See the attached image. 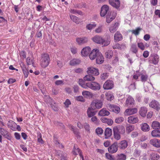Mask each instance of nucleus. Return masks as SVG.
I'll use <instances>...</instances> for the list:
<instances>
[{
  "label": "nucleus",
  "instance_id": "b1692460",
  "mask_svg": "<svg viewBox=\"0 0 160 160\" xmlns=\"http://www.w3.org/2000/svg\"><path fill=\"white\" fill-rule=\"evenodd\" d=\"M109 114V112L105 108L101 109L98 113V115L100 116H108Z\"/></svg>",
  "mask_w": 160,
  "mask_h": 160
},
{
  "label": "nucleus",
  "instance_id": "9d476101",
  "mask_svg": "<svg viewBox=\"0 0 160 160\" xmlns=\"http://www.w3.org/2000/svg\"><path fill=\"white\" fill-rule=\"evenodd\" d=\"M99 50L98 49H94L91 51L89 55V58L91 60H94L96 58L98 54L100 53Z\"/></svg>",
  "mask_w": 160,
  "mask_h": 160
},
{
  "label": "nucleus",
  "instance_id": "680f3d73",
  "mask_svg": "<svg viewBox=\"0 0 160 160\" xmlns=\"http://www.w3.org/2000/svg\"><path fill=\"white\" fill-rule=\"evenodd\" d=\"M108 74L107 73H103L101 75V78L102 79L105 80L108 77Z\"/></svg>",
  "mask_w": 160,
  "mask_h": 160
},
{
  "label": "nucleus",
  "instance_id": "423d86ee",
  "mask_svg": "<svg viewBox=\"0 0 160 160\" xmlns=\"http://www.w3.org/2000/svg\"><path fill=\"white\" fill-rule=\"evenodd\" d=\"M88 40V38L85 37H78L76 38V41L79 45H82L87 43Z\"/></svg>",
  "mask_w": 160,
  "mask_h": 160
},
{
  "label": "nucleus",
  "instance_id": "a19ab883",
  "mask_svg": "<svg viewBox=\"0 0 160 160\" xmlns=\"http://www.w3.org/2000/svg\"><path fill=\"white\" fill-rule=\"evenodd\" d=\"M114 40L117 41L121 40L122 39V35L118 32H117L115 33L114 36Z\"/></svg>",
  "mask_w": 160,
  "mask_h": 160
},
{
  "label": "nucleus",
  "instance_id": "338daca9",
  "mask_svg": "<svg viewBox=\"0 0 160 160\" xmlns=\"http://www.w3.org/2000/svg\"><path fill=\"white\" fill-rule=\"evenodd\" d=\"M114 138L117 140H119L121 138L120 133H113Z\"/></svg>",
  "mask_w": 160,
  "mask_h": 160
},
{
  "label": "nucleus",
  "instance_id": "393cba45",
  "mask_svg": "<svg viewBox=\"0 0 160 160\" xmlns=\"http://www.w3.org/2000/svg\"><path fill=\"white\" fill-rule=\"evenodd\" d=\"M101 120L102 122L106 123L109 125H111L113 123V121L112 119L106 118H101Z\"/></svg>",
  "mask_w": 160,
  "mask_h": 160
},
{
  "label": "nucleus",
  "instance_id": "c9c22d12",
  "mask_svg": "<svg viewBox=\"0 0 160 160\" xmlns=\"http://www.w3.org/2000/svg\"><path fill=\"white\" fill-rule=\"evenodd\" d=\"M73 154L74 155H77L78 154L80 156V154H82V152L79 148H77L75 146H74L72 151Z\"/></svg>",
  "mask_w": 160,
  "mask_h": 160
},
{
  "label": "nucleus",
  "instance_id": "09e8293b",
  "mask_svg": "<svg viewBox=\"0 0 160 160\" xmlns=\"http://www.w3.org/2000/svg\"><path fill=\"white\" fill-rule=\"evenodd\" d=\"M131 51L134 53H136L138 52V48L136 45L134 44H132L131 48Z\"/></svg>",
  "mask_w": 160,
  "mask_h": 160
},
{
  "label": "nucleus",
  "instance_id": "f3484780",
  "mask_svg": "<svg viewBox=\"0 0 160 160\" xmlns=\"http://www.w3.org/2000/svg\"><path fill=\"white\" fill-rule=\"evenodd\" d=\"M109 4L112 7L117 9L120 6V1L119 0H109Z\"/></svg>",
  "mask_w": 160,
  "mask_h": 160
},
{
  "label": "nucleus",
  "instance_id": "cd10ccee",
  "mask_svg": "<svg viewBox=\"0 0 160 160\" xmlns=\"http://www.w3.org/2000/svg\"><path fill=\"white\" fill-rule=\"evenodd\" d=\"M114 49H124L126 48V46L124 44H120L118 43H116L112 46Z\"/></svg>",
  "mask_w": 160,
  "mask_h": 160
},
{
  "label": "nucleus",
  "instance_id": "6e6d98bb",
  "mask_svg": "<svg viewBox=\"0 0 160 160\" xmlns=\"http://www.w3.org/2000/svg\"><path fill=\"white\" fill-rule=\"evenodd\" d=\"M119 133L121 134H124L125 132L124 127L123 126H119Z\"/></svg>",
  "mask_w": 160,
  "mask_h": 160
},
{
  "label": "nucleus",
  "instance_id": "4d7b16f0",
  "mask_svg": "<svg viewBox=\"0 0 160 160\" xmlns=\"http://www.w3.org/2000/svg\"><path fill=\"white\" fill-rule=\"evenodd\" d=\"M118 57L116 56L112 61V63L114 65H116L118 64Z\"/></svg>",
  "mask_w": 160,
  "mask_h": 160
},
{
  "label": "nucleus",
  "instance_id": "8fccbe9b",
  "mask_svg": "<svg viewBox=\"0 0 160 160\" xmlns=\"http://www.w3.org/2000/svg\"><path fill=\"white\" fill-rule=\"evenodd\" d=\"M22 68L23 73L24 75V77L26 78H27L28 74V70L24 66L22 67Z\"/></svg>",
  "mask_w": 160,
  "mask_h": 160
},
{
  "label": "nucleus",
  "instance_id": "f257e3e1",
  "mask_svg": "<svg viewBox=\"0 0 160 160\" xmlns=\"http://www.w3.org/2000/svg\"><path fill=\"white\" fill-rule=\"evenodd\" d=\"M106 37V38L104 39L101 37L97 35L93 37L92 40L95 43L100 44L102 46H107L110 44L111 39L110 36L108 35H107Z\"/></svg>",
  "mask_w": 160,
  "mask_h": 160
},
{
  "label": "nucleus",
  "instance_id": "2f4dec72",
  "mask_svg": "<svg viewBox=\"0 0 160 160\" xmlns=\"http://www.w3.org/2000/svg\"><path fill=\"white\" fill-rule=\"evenodd\" d=\"M17 125L16 124L12 121H9L8 123V126L12 130H15Z\"/></svg>",
  "mask_w": 160,
  "mask_h": 160
},
{
  "label": "nucleus",
  "instance_id": "4c0bfd02",
  "mask_svg": "<svg viewBox=\"0 0 160 160\" xmlns=\"http://www.w3.org/2000/svg\"><path fill=\"white\" fill-rule=\"evenodd\" d=\"M69 128L71 130L73 131V133L77 136L79 137V138L80 137V133L77 129L74 128L73 126L71 125H70Z\"/></svg>",
  "mask_w": 160,
  "mask_h": 160
},
{
  "label": "nucleus",
  "instance_id": "37998d69",
  "mask_svg": "<svg viewBox=\"0 0 160 160\" xmlns=\"http://www.w3.org/2000/svg\"><path fill=\"white\" fill-rule=\"evenodd\" d=\"M80 62V61L78 59H73L70 61L69 64L71 66H75L79 64Z\"/></svg>",
  "mask_w": 160,
  "mask_h": 160
},
{
  "label": "nucleus",
  "instance_id": "e433bc0d",
  "mask_svg": "<svg viewBox=\"0 0 160 160\" xmlns=\"http://www.w3.org/2000/svg\"><path fill=\"white\" fill-rule=\"evenodd\" d=\"M82 94L85 98L92 97L93 94L90 92L88 91H84L82 92Z\"/></svg>",
  "mask_w": 160,
  "mask_h": 160
},
{
  "label": "nucleus",
  "instance_id": "ddd939ff",
  "mask_svg": "<svg viewBox=\"0 0 160 160\" xmlns=\"http://www.w3.org/2000/svg\"><path fill=\"white\" fill-rule=\"evenodd\" d=\"M87 72L88 74H92L96 76L98 75L99 74L98 69L93 67L88 68Z\"/></svg>",
  "mask_w": 160,
  "mask_h": 160
},
{
  "label": "nucleus",
  "instance_id": "ea45409f",
  "mask_svg": "<svg viewBox=\"0 0 160 160\" xmlns=\"http://www.w3.org/2000/svg\"><path fill=\"white\" fill-rule=\"evenodd\" d=\"M126 156L123 154H118L116 157L115 160H125Z\"/></svg>",
  "mask_w": 160,
  "mask_h": 160
},
{
  "label": "nucleus",
  "instance_id": "bb28decb",
  "mask_svg": "<svg viewBox=\"0 0 160 160\" xmlns=\"http://www.w3.org/2000/svg\"><path fill=\"white\" fill-rule=\"evenodd\" d=\"M0 132L2 135L7 138L8 139H10V137L7 130L0 127Z\"/></svg>",
  "mask_w": 160,
  "mask_h": 160
},
{
  "label": "nucleus",
  "instance_id": "052dcab7",
  "mask_svg": "<svg viewBox=\"0 0 160 160\" xmlns=\"http://www.w3.org/2000/svg\"><path fill=\"white\" fill-rule=\"evenodd\" d=\"M103 130L100 128H98L96 129V132L98 135H101L103 133Z\"/></svg>",
  "mask_w": 160,
  "mask_h": 160
},
{
  "label": "nucleus",
  "instance_id": "f704fd0d",
  "mask_svg": "<svg viewBox=\"0 0 160 160\" xmlns=\"http://www.w3.org/2000/svg\"><path fill=\"white\" fill-rule=\"evenodd\" d=\"M126 132L128 134H129L134 129V126L131 124L127 125L126 126Z\"/></svg>",
  "mask_w": 160,
  "mask_h": 160
},
{
  "label": "nucleus",
  "instance_id": "aec40b11",
  "mask_svg": "<svg viewBox=\"0 0 160 160\" xmlns=\"http://www.w3.org/2000/svg\"><path fill=\"white\" fill-rule=\"evenodd\" d=\"M104 58L102 53L100 52L98 54L96 58V63L98 64H101L104 61Z\"/></svg>",
  "mask_w": 160,
  "mask_h": 160
},
{
  "label": "nucleus",
  "instance_id": "4468645a",
  "mask_svg": "<svg viewBox=\"0 0 160 160\" xmlns=\"http://www.w3.org/2000/svg\"><path fill=\"white\" fill-rule=\"evenodd\" d=\"M150 143L156 148H160V140L156 138L151 139L149 141Z\"/></svg>",
  "mask_w": 160,
  "mask_h": 160
},
{
  "label": "nucleus",
  "instance_id": "79ce46f5",
  "mask_svg": "<svg viewBox=\"0 0 160 160\" xmlns=\"http://www.w3.org/2000/svg\"><path fill=\"white\" fill-rule=\"evenodd\" d=\"M71 19L77 24H78L80 22L79 18L76 16L72 15H70Z\"/></svg>",
  "mask_w": 160,
  "mask_h": 160
},
{
  "label": "nucleus",
  "instance_id": "3c124183",
  "mask_svg": "<svg viewBox=\"0 0 160 160\" xmlns=\"http://www.w3.org/2000/svg\"><path fill=\"white\" fill-rule=\"evenodd\" d=\"M141 30V29L140 28H138L135 30L131 31V32L135 35H137L139 34V32Z\"/></svg>",
  "mask_w": 160,
  "mask_h": 160
},
{
  "label": "nucleus",
  "instance_id": "0e129e2a",
  "mask_svg": "<svg viewBox=\"0 0 160 160\" xmlns=\"http://www.w3.org/2000/svg\"><path fill=\"white\" fill-rule=\"evenodd\" d=\"M27 62L28 65H33V60L32 59H31L30 58L28 57L27 59Z\"/></svg>",
  "mask_w": 160,
  "mask_h": 160
},
{
  "label": "nucleus",
  "instance_id": "473e14b6",
  "mask_svg": "<svg viewBox=\"0 0 160 160\" xmlns=\"http://www.w3.org/2000/svg\"><path fill=\"white\" fill-rule=\"evenodd\" d=\"M95 78L92 75H87L83 77V79L84 81H92L94 80Z\"/></svg>",
  "mask_w": 160,
  "mask_h": 160
},
{
  "label": "nucleus",
  "instance_id": "49530a36",
  "mask_svg": "<svg viewBox=\"0 0 160 160\" xmlns=\"http://www.w3.org/2000/svg\"><path fill=\"white\" fill-rule=\"evenodd\" d=\"M113 52L112 50H108L105 53V56L107 58H112L113 56Z\"/></svg>",
  "mask_w": 160,
  "mask_h": 160
},
{
  "label": "nucleus",
  "instance_id": "6e6552de",
  "mask_svg": "<svg viewBox=\"0 0 160 160\" xmlns=\"http://www.w3.org/2000/svg\"><path fill=\"white\" fill-rule=\"evenodd\" d=\"M109 7L108 6L106 5H103L101 8L100 12V16L101 17H104L108 14V13H109Z\"/></svg>",
  "mask_w": 160,
  "mask_h": 160
},
{
  "label": "nucleus",
  "instance_id": "39448f33",
  "mask_svg": "<svg viewBox=\"0 0 160 160\" xmlns=\"http://www.w3.org/2000/svg\"><path fill=\"white\" fill-rule=\"evenodd\" d=\"M150 107L159 111L160 109V104L157 100H152L149 103Z\"/></svg>",
  "mask_w": 160,
  "mask_h": 160
},
{
  "label": "nucleus",
  "instance_id": "dca6fc26",
  "mask_svg": "<svg viewBox=\"0 0 160 160\" xmlns=\"http://www.w3.org/2000/svg\"><path fill=\"white\" fill-rule=\"evenodd\" d=\"M137 109L136 108L127 109L124 112V114L126 116L130 115L137 112Z\"/></svg>",
  "mask_w": 160,
  "mask_h": 160
},
{
  "label": "nucleus",
  "instance_id": "de8ad7c7",
  "mask_svg": "<svg viewBox=\"0 0 160 160\" xmlns=\"http://www.w3.org/2000/svg\"><path fill=\"white\" fill-rule=\"evenodd\" d=\"M159 158V155L156 153H153L151 155V158L152 160H158Z\"/></svg>",
  "mask_w": 160,
  "mask_h": 160
},
{
  "label": "nucleus",
  "instance_id": "58836bf2",
  "mask_svg": "<svg viewBox=\"0 0 160 160\" xmlns=\"http://www.w3.org/2000/svg\"><path fill=\"white\" fill-rule=\"evenodd\" d=\"M106 99L108 101H111L114 99V96L112 93L110 92L105 94Z\"/></svg>",
  "mask_w": 160,
  "mask_h": 160
},
{
  "label": "nucleus",
  "instance_id": "a211bd4d",
  "mask_svg": "<svg viewBox=\"0 0 160 160\" xmlns=\"http://www.w3.org/2000/svg\"><path fill=\"white\" fill-rule=\"evenodd\" d=\"M91 50V49L89 47H86L83 48L81 51L82 55L84 57L87 56Z\"/></svg>",
  "mask_w": 160,
  "mask_h": 160
},
{
  "label": "nucleus",
  "instance_id": "a18cd8bd",
  "mask_svg": "<svg viewBox=\"0 0 160 160\" xmlns=\"http://www.w3.org/2000/svg\"><path fill=\"white\" fill-rule=\"evenodd\" d=\"M84 81V79H80L78 81V83L82 87L86 89L88 88V87L87 86V83H85Z\"/></svg>",
  "mask_w": 160,
  "mask_h": 160
},
{
  "label": "nucleus",
  "instance_id": "5fc2aeb1",
  "mask_svg": "<svg viewBox=\"0 0 160 160\" xmlns=\"http://www.w3.org/2000/svg\"><path fill=\"white\" fill-rule=\"evenodd\" d=\"M96 27L95 24H89L86 26V28L87 29L90 30Z\"/></svg>",
  "mask_w": 160,
  "mask_h": 160
},
{
  "label": "nucleus",
  "instance_id": "7c9ffc66",
  "mask_svg": "<svg viewBox=\"0 0 160 160\" xmlns=\"http://www.w3.org/2000/svg\"><path fill=\"white\" fill-rule=\"evenodd\" d=\"M104 133L105 138H108L112 135V129L110 128H107L105 130Z\"/></svg>",
  "mask_w": 160,
  "mask_h": 160
},
{
  "label": "nucleus",
  "instance_id": "f8f14e48",
  "mask_svg": "<svg viewBox=\"0 0 160 160\" xmlns=\"http://www.w3.org/2000/svg\"><path fill=\"white\" fill-rule=\"evenodd\" d=\"M108 105V108L109 110L112 111L116 113H118L120 112V108L118 106L112 104Z\"/></svg>",
  "mask_w": 160,
  "mask_h": 160
},
{
  "label": "nucleus",
  "instance_id": "603ef678",
  "mask_svg": "<svg viewBox=\"0 0 160 160\" xmlns=\"http://www.w3.org/2000/svg\"><path fill=\"white\" fill-rule=\"evenodd\" d=\"M91 118V120L92 122L96 124L98 123L99 121L96 116H94Z\"/></svg>",
  "mask_w": 160,
  "mask_h": 160
},
{
  "label": "nucleus",
  "instance_id": "c03bdc74",
  "mask_svg": "<svg viewBox=\"0 0 160 160\" xmlns=\"http://www.w3.org/2000/svg\"><path fill=\"white\" fill-rule=\"evenodd\" d=\"M151 135L153 137H160V131L158 130H153L152 132Z\"/></svg>",
  "mask_w": 160,
  "mask_h": 160
},
{
  "label": "nucleus",
  "instance_id": "c85d7f7f",
  "mask_svg": "<svg viewBox=\"0 0 160 160\" xmlns=\"http://www.w3.org/2000/svg\"><path fill=\"white\" fill-rule=\"evenodd\" d=\"M118 24L115 23L113 25L111 26L109 28V31L111 33L114 32L118 29Z\"/></svg>",
  "mask_w": 160,
  "mask_h": 160
},
{
  "label": "nucleus",
  "instance_id": "c756f323",
  "mask_svg": "<svg viewBox=\"0 0 160 160\" xmlns=\"http://www.w3.org/2000/svg\"><path fill=\"white\" fill-rule=\"evenodd\" d=\"M152 128L154 129H160V123L157 121H153L152 124Z\"/></svg>",
  "mask_w": 160,
  "mask_h": 160
},
{
  "label": "nucleus",
  "instance_id": "72a5a7b5",
  "mask_svg": "<svg viewBox=\"0 0 160 160\" xmlns=\"http://www.w3.org/2000/svg\"><path fill=\"white\" fill-rule=\"evenodd\" d=\"M141 129L143 131L147 132L149 130L150 127L147 123H144L142 124Z\"/></svg>",
  "mask_w": 160,
  "mask_h": 160
},
{
  "label": "nucleus",
  "instance_id": "7ed1b4c3",
  "mask_svg": "<svg viewBox=\"0 0 160 160\" xmlns=\"http://www.w3.org/2000/svg\"><path fill=\"white\" fill-rule=\"evenodd\" d=\"M87 86L88 88L93 90H99L100 89V86L98 83L92 82L87 83Z\"/></svg>",
  "mask_w": 160,
  "mask_h": 160
},
{
  "label": "nucleus",
  "instance_id": "e2e57ef3",
  "mask_svg": "<svg viewBox=\"0 0 160 160\" xmlns=\"http://www.w3.org/2000/svg\"><path fill=\"white\" fill-rule=\"evenodd\" d=\"M119 126H115L113 128V133H120Z\"/></svg>",
  "mask_w": 160,
  "mask_h": 160
},
{
  "label": "nucleus",
  "instance_id": "bf43d9fd",
  "mask_svg": "<svg viewBox=\"0 0 160 160\" xmlns=\"http://www.w3.org/2000/svg\"><path fill=\"white\" fill-rule=\"evenodd\" d=\"M75 99L78 101L81 102H84L85 101V99L84 98L81 96L76 97Z\"/></svg>",
  "mask_w": 160,
  "mask_h": 160
},
{
  "label": "nucleus",
  "instance_id": "6ab92c4d",
  "mask_svg": "<svg viewBox=\"0 0 160 160\" xmlns=\"http://www.w3.org/2000/svg\"><path fill=\"white\" fill-rule=\"evenodd\" d=\"M108 150V152L112 153L116 152L118 150V147L117 144L115 143L113 144L109 147Z\"/></svg>",
  "mask_w": 160,
  "mask_h": 160
},
{
  "label": "nucleus",
  "instance_id": "774afa93",
  "mask_svg": "<svg viewBox=\"0 0 160 160\" xmlns=\"http://www.w3.org/2000/svg\"><path fill=\"white\" fill-rule=\"evenodd\" d=\"M106 158L110 160H115V159L112 157V155L108 153H106L105 154Z\"/></svg>",
  "mask_w": 160,
  "mask_h": 160
},
{
  "label": "nucleus",
  "instance_id": "9b49d317",
  "mask_svg": "<svg viewBox=\"0 0 160 160\" xmlns=\"http://www.w3.org/2000/svg\"><path fill=\"white\" fill-rule=\"evenodd\" d=\"M114 86L113 82L110 80H107L105 82L103 85V88L104 89L108 90L112 88Z\"/></svg>",
  "mask_w": 160,
  "mask_h": 160
},
{
  "label": "nucleus",
  "instance_id": "1a4fd4ad",
  "mask_svg": "<svg viewBox=\"0 0 160 160\" xmlns=\"http://www.w3.org/2000/svg\"><path fill=\"white\" fill-rule=\"evenodd\" d=\"M149 58V61L154 64H156L159 61V57L156 54L151 55Z\"/></svg>",
  "mask_w": 160,
  "mask_h": 160
},
{
  "label": "nucleus",
  "instance_id": "69168bd1",
  "mask_svg": "<svg viewBox=\"0 0 160 160\" xmlns=\"http://www.w3.org/2000/svg\"><path fill=\"white\" fill-rule=\"evenodd\" d=\"M141 151L140 150L135 149L133 153L135 157H138L139 156L140 154Z\"/></svg>",
  "mask_w": 160,
  "mask_h": 160
},
{
  "label": "nucleus",
  "instance_id": "0eeeda50",
  "mask_svg": "<svg viewBox=\"0 0 160 160\" xmlns=\"http://www.w3.org/2000/svg\"><path fill=\"white\" fill-rule=\"evenodd\" d=\"M116 13L114 12H110L108 13L106 15V22L108 23H110L116 17Z\"/></svg>",
  "mask_w": 160,
  "mask_h": 160
},
{
  "label": "nucleus",
  "instance_id": "a878e982",
  "mask_svg": "<svg viewBox=\"0 0 160 160\" xmlns=\"http://www.w3.org/2000/svg\"><path fill=\"white\" fill-rule=\"evenodd\" d=\"M147 112V108L145 107H142L141 108L139 111L140 114L142 117H143L146 116Z\"/></svg>",
  "mask_w": 160,
  "mask_h": 160
},
{
  "label": "nucleus",
  "instance_id": "20e7f679",
  "mask_svg": "<svg viewBox=\"0 0 160 160\" xmlns=\"http://www.w3.org/2000/svg\"><path fill=\"white\" fill-rule=\"evenodd\" d=\"M102 102L101 101L95 100L93 101L90 106L91 107L94 109H99L102 108Z\"/></svg>",
  "mask_w": 160,
  "mask_h": 160
},
{
  "label": "nucleus",
  "instance_id": "2eb2a0df",
  "mask_svg": "<svg viewBox=\"0 0 160 160\" xmlns=\"http://www.w3.org/2000/svg\"><path fill=\"white\" fill-rule=\"evenodd\" d=\"M134 99L131 96H128L126 101V105L128 107H132L134 104Z\"/></svg>",
  "mask_w": 160,
  "mask_h": 160
},
{
  "label": "nucleus",
  "instance_id": "13d9d810",
  "mask_svg": "<svg viewBox=\"0 0 160 160\" xmlns=\"http://www.w3.org/2000/svg\"><path fill=\"white\" fill-rule=\"evenodd\" d=\"M37 137L38 142L41 144L43 143L44 141L42 138L41 134L40 133H38Z\"/></svg>",
  "mask_w": 160,
  "mask_h": 160
},
{
  "label": "nucleus",
  "instance_id": "5701e85b",
  "mask_svg": "<svg viewBox=\"0 0 160 160\" xmlns=\"http://www.w3.org/2000/svg\"><path fill=\"white\" fill-rule=\"evenodd\" d=\"M94 109H95L92 108L91 107L90 108H88V109L87 113L88 116L89 118H91L96 114V112L94 111Z\"/></svg>",
  "mask_w": 160,
  "mask_h": 160
},
{
  "label": "nucleus",
  "instance_id": "864d4df0",
  "mask_svg": "<svg viewBox=\"0 0 160 160\" xmlns=\"http://www.w3.org/2000/svg\"><path fill=\"white\" fill-rule=\"evenodd\" d=\"M124 119L122 117L116 118L115 120V122L117 123H120L124 121Z\"/></svg>",
  "mask_w": 160,
  "mask_h": 160
},
{
  "label": "nucleus",
  "instance_id": "f03ea898",
  "mask_svg": "<svg viewBox=\"0 0 160 160\" xmlns=\"http://www.w3.org/2000/svg\"><path fill=\"white\" fill-rule=\"evenodd\" d=\"M50 61V58L48 54L44 53L41 54L40 62L42 68H45L47 67L49 65Z\"/></svg>",
  "mask_w": 160,
  "mask_h": 160
},
{
  "label": "nucleus",
  "instance_id": "4be33fe9",
  "mask_svg": "<svg viewBox=\"0 0 160 160\" xmlns=\"http://www.w3.org/2000/svg\"><path fill=\"white\" fill-rule=\"evenodd\" d=\"M128 145V142L126 140H123L121 141L118 144V147L122 149L126 148L127 147Z\"/></svg>",
  "mask_w": 160,
  "mask_h": 160
},
{
  "label": "nucleus",
  "instance_id": "412c9836",
  "mask_svg": "<svg viewBox=\"0 0 160 160\" xmlns=\"http://www.w3.org/2000/svg\"><path fill=\"white\" fill-rule=\"evenodd\" d=\"M128 119V122L130 123L135 124L138 121V118L134 116H130Z\"/></svg>",
  "mask_w": 160,
  "mask_h": 160
}]
</instances>
